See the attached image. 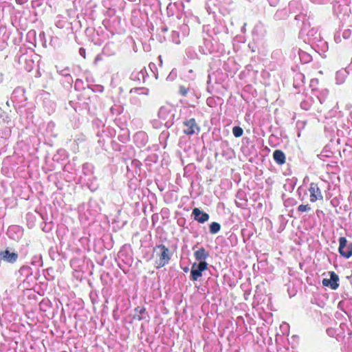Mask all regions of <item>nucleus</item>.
Here are the masks:
<instances>
[{
  "label": "nucleus",
  "instance_id": "obj_1",
  "mask_svg": "<svg viewBox=\"0 0 352 352\" xmlns=\"http://www.w3.org/2000/svg\"><path fill=\"white\" fill-rule=\"evenodd\" d=\"M300 36L305 43H316L321 41L320 34L315 27H311L309 23H304L300 32Z\"/></svg>",
  "mask_w": 352,
  "mask_h": 352
},
{
  "label": "nucleus",
  "instance_id": "obj_2",
  "mask_svg": "<svg viewBox=\"0 0 352 352\" xmlns=\"http://www.w3.org/2000/svg\"><path fill=\"white\" fill-rule=\"evenodd\" d=\"M153 251L159 257L158 260L156 261V268H161L168 264L170 259V256L169 250L165 245H157L154 248Z\"/></svg>",
  "mask_w": 352,
  "mask_h": 352
},
{
  "label": "nucleus",
  "instance_id": "obj_3",
  "mask_svg": "<svg viewBox=\"0 0 352 352\" xmlns=\"http://www.w3.org/2000/svg\"><path fill=\"white\" fill-rule=\"evenodd\" d=\"M338 252L345 258H350L352 256V243L344 236L340 237Z\"/></svg>",
  "mask_w": 352,
  "mask_h": 352
},
{
  "label": "nucleus",
  "instance_id": "obj_4",
  "mask_svg": "<svg viewBox=\"0 0 352 352\" xmlns=\"http://www.w3.org/2000/svg\"><path fill=\"white\" fill-rule=\"evenodd\" d=\"M200 131V127L194 118L186 120L183 123V132L187 135L198 134Z\"/></svg>",
  "mask_w": 352,
  "mask_h": 352
},
{
  "label": "nucleus",
  "instance_id": "obj_5",
  "mask_svg": "<svg viewBox=\"0 0 352 352\" xmlns=\"http://www.w3.org/2000/svg\"><path fill=\"white\" fill-rule=\"evenodd\" d=\"M208 263L201 262L199 263H193L191 267L190 276L192 280H197L202 276L201 272L207 270Z\"/></svg>",
  "mask_w": 352,
  "mask_h": 352
},
{
  "label": "nucleus",
  "instance_id": "obj_6",
  "mask_svg": "<svg viewBox=\"0 0 352 352\" xmlns=\"http://www.w3.org/2000/svg\"><path fill=\"white\" fill-rule=\"evenodd\" d=\"M309 192L310 193L311 202L314 203L316 202L317 200L323 199V196L317 184L313 182L311 183L309 188Z\"/></svg>",
  "mask_w": 352,
  "mask_h": 352
},
{
  "label": "nucleus",
  "instance_id": "obj_7",
  "mask_svg": "<svg viewBox=\"0 0 352 352\" xmlns=\"http://www.w3.org/2000/svg\"><path fill=\"white\" fill-rule=\"evenodd\" d=\"M338 280V276L335 272H330V278H324L322 285L325 287H330L332 289H336L339 286Z\"/></svg>",
  "mask_w": 352,
  "mask_h": 352
},
{
  "label": "nucleus",
  "instance_id": "obj_8",
  "mask_svg": "<svg viewBox=\"0 0 352 352\" xmlns=\"http://www.w3.org/2000/svg\"><path fill=\"white\" fill-rule=\"evenodd\" d=\"M192 215L194 217L195 220L201 223H204L209 219V215L197 208L193 209Z\"/></svg>",
  "mask_w": 352,
  "mask_h": 352
},
{
  "label": "nucleus",
  "instance_id": "obj_9",
  "mask_svg": "<svg viewBox=\"0 0 352 352\" xmlns=\"http://www.w3.org/2000/svg\"><path fill=\"white\" fill-rule=\"evenodd\" d=\"M17 258V254L14 252H10L8 250L1 251L0 252V258L7 262L13 263L16 261Z\"/></svg>",
  "mask_w": 352,
  "mask_h": 352
},
{
  "label": "nucleus",
  "instance_id": "obj_10",
  "mask_svg": "<svg viewBox=\"0 0 352 352\" xmlns=\"http://www.w3.org/2000/svg\"><path fill=\"white\" fill-rule=\"evenodd\" d=\"M194 256L195 259L199 261V263L206 262V260L209 257V252L204 248H200L195 252Z\"/></svg>",
  "mask_w": 352,
  "mask_h": 352
},
{
  "label": "nucleus",
  "instance_id": "obj_11",
  "mask_svg": "<svg viewBox=\"0 0 352 352\" xmlns=\"http://www.w3.org/2000/svg\"><path fill=\"white\" fill-rule=\"evenodd\" d=\"M273 157L278 164L282 165L285 162V155L280 150H276L273 153Z\"/></svg>",
  "mask_w": 352,
  "mask_h": 352
},
{
  "label": "nucleus",
  "instance_id": "obj_12",
  "mask_svg": "<svg viewBox=\"0 0 352 352\" xmlns=\"http://www.w3.org/2000/svg\"><path fill=\"white\" fill-rule=\"evenodd\" d=\"M347 76V72L345 69L339 70L336 74V80L337 84H342L344 82Z\"/></svg>",
  "mask_w": 352,
  "mask_h": 352
},
{
  "label": "nucleus",
  "instance_id": "obj_13",
  "mask_svg": "<svg viewBox=\"0 0 352 352\" xmlns=\"http://www.w3.org/2000/svg\"><path fill=\"white\" fill-rule=\"evenodd\" d=\"M134 140L139 144V146H143L146 142V134L144 132H138L134 135Z\"/></svg>",
  "mask_w": 352,
  "mask_h": 352
},
{
  "label": "nucleus",
  "instance_id": "obj_14",
  "mask_svg": "<svg viewBox=\"0 0 352 352\" xmlns=\"http://www.w3.org/2000/svg\"><path fill=\"white\" fill-rule=\"evenodd\" d=\"M145 69H142L139 72H133L131 75V78L133 80L140 81L141 80H144L145 78Z\"/></svg>",
  "mask_w": 352,
  "mask_h": 352
},
{
  "label": "nucleus",
  "instance_id": "obj_15",
  "mask_svg": "<svg viewBox=\"0 0 352 352\" xmlns=\"http://www.w3.org/2000/svg\"><path fill=\"white\" fill-rule=\"evenodd\" d=\"M169 113L170 110L167 107H162L159 110L158 116L161 119L165 120L168 118Z\"/></svg>",
  "mask_w": 352,
  "mask_h": 352
},
{
  "label": "nucleus",
  "instance_id": "obj_16",
  "mask_svg": "<svg viewBox=\"0 0 352 352\" xmlns=\"http://www.w3.org/2000/svg\"><path fill=\"white\" fill-rule=\"evenodd\" d=\"M221 229V226L219 223L217 222H212L210 225V232L211 234H216Z\"/></svg>",
  "mask_w": 352,
  "mask_h": 352
},
{
  "label": "nucleus",
  "instance_id": "obj_17",
  "mask_svg": "<svg viewBox=\"0 0 352 352\" xmlns=\"http://www.w3.org/2000/svg\"><path fill=\"white\" fill-rule=\"evenodd\" d=\"M232 133L236 138H239L243 135V131L240 126H234Z\"/></svg>",
  "mask_w": 352,
  "mask_h": 352
},
{
  "label": "nucleus",
  "instance_id": "obj_18",
  "mask_svg": "<svg viewBox=\"0 0 352 352\" xmlns=\"http://www.w3.org/2000/svg\"><path fill=\"white\" fill-rule=\"evenodd\" d=\"M298 210L300 212H309L311 210V207L309 204L303 205L301 204L298 207Z\"/></svg>",
  "mask_w": 352,
  "mask_h": 352
},
{
  "label": "nucleus",
  "instance_id": "obj_19",
  "mask_svg": "<svg viewBox=\"0 0 352 352\" xmlns=\"http://www.w3.org/2000/svg\"><path fill=\"white\" fill-rule=\"evenodd\" d=\"M34 219L35 217L32 214H27V221L29 227H32L33 226Z\"/></svg>",
  "mask_w": 352,
  "mask_h": 352
},
{
  "label": "nucleus",
  "instance_id": "obj_20",
  "mask_svg": "<svg viewBox=\"0 0 352 352\" xmlns=\"http://www.w3.org/2000/svg\"><path fill=\"white\" fill-rule=\"evenodd\" d=\"M35 35H36V33L34 30H31V31L28 32L27 34V40H28V41L30 43H33V42L31 41V39H32L34 41L35 38Z\"/></svg>",
  "mask_w": 352,
  "mask_h": 352
},
{
  "label": "nucleus",
  "instance_id": "obj_21",
  "mask_svg": "<svg viewBox=\"0 0 352 352\" xmlns=\"http://www.w3.org/2000/svg\"><path fill=\"white\" fill-rule=\"evenodd\" d=\"M188 91V89L185 87L184 86H180L179 92L181 95L185 96Z\"/></svg>",
  "mask_w": 352,
  "mask_h": 352
},
{
  "label": "nucleus",
  "instance_id": "obj_22",
  "mask_svg": "<svg viewBox=\"0 0 352 352\" xmlns=\"http://www.w3.org/2000/svg\"><path fill=\"white\" fill-rule=\"evenodd\" d=\"M351 32L350 30H345L342 33V36L344 38H349L351 36Z\"/></svg>",
  "mask_w": 352,
  "mask_h": 352
},
{
  "label": "nucleus",
  "instance_id": "obj_23",
  "mask_svg": "<svg viewBox=\"0 0 352 352\" xmlns=\"http://www.w3.org/2000/svg\"><path fill=\"white\" fill-rule=\"evenodd\" d=\"M300 56L301 58L305 57L306 62H309L311 60L310 56L306 54L305 52H302L301 54H300Z\"/></svg>",
  "mask_w": 352,
  "mask_h": 352
},
{
  "label": "nucleus",
  "instance_id": "obj_24",
  "mask_svg": "<svg viewBox=\"0 0 352 352\" xmlns=\"http://www.w3.org/2000/svg\"><path fill=\"white\" fill-rule=\"evenodd\" d=\"M79 54L81 56H82L83 58H85V55H86L85 49L80 47L79 50Z\"/></svg>",
  "mask_w": 352,
  "mask_h": 352
},
{
  "label": "nucleus",
  "instance_id": "obj_25",
  "mask_svg": "<svg viewBox=\"0 0 352 352\" xmlns=\"http://www.w3.org/2000/svg\"><path fill=\"white\" fill-rule=\"evenodd\" d=\"M68 72H69L68 69H65L61 71V74L65 76H69V74Z\"/></svg>",
  "mask_w": 352,
  "mask_h": 352
},
{
  "label": "nucleus",
  "instance_id": "obj_26",
  "mask_svg": "<svg viewBox=\"0 0 352 352\" xmlns=\"http://www.w3.org/2000/svg\"><path fill=\"white\" fill-rule=\"evenodd\" d=\"M135 311H139V312H140V314H143V313H144V312H145V309H143V308H140H140L138 307V308L135 309Z\"/></svg>",
  "mask_w": 352,
  "mask_h": 352
},
{
  "label": "nucleus",
  "instance_id": "obj_27",
  "mask_svg": "<svg viewBox=\"0 0 352 352\" xmlns=\"http://www.w3.org/2000/svg\"><path fill=\"white\" fill-rule=\"evenodd\" d=\"M134 318H138V320H142V318L140 315H138V316H135Z\"/></svg>",
  "mask_w": 352,
  "mask_h": 352
},
{
  "label": "nucleus",
  "instance_id": "obj_28",
  "mask_svg": "<svg viewBox=\"0 0 352 352\" xmlns=\"http://www.w3.org/2000/svg\"><path fill=\"white\" fill-rule=\"evenodd\" d=\"M31 69H32V67H30V68H28V69H27V70H28V72H30V71H31Z\"/></svg>",
  "mask_w": 352,
  "mask_h": 352
},
{
  "label": "nucleus",
  "instance_id": "obj_29",
  "mask_svg": "<svg viewBox=\"0 0 352 352\" xmlns=\"http://www.w3.org/2000/svg\"><path fill=\"white\" fill-rule=\"evenodd\" d=\"M139 89H138V88H137V89H135L134 90H135V91H138Z\"/></svg>",
  "mask_w": 352,
  "mask_h": 352
},
{
  "label": "nucleus",
  "instance_id": "obj_30",
  "mask_svg": "<svg viewBox=\"0 0 352 352\" xmlns=\"http://www.w3.org/2000/svg\"><path fill=\"white\" fill-rule=\"evenodd\" d=\"M29 62H30L31 64H32V63H33V62H32L31 60H29Z\"/></svg>",
  "mask_w": 352,
  "mask_h": 352
},
{
  "label": "nucleus",
  "instance_id": "obj_31",
  "mask_svg": "<svg viewBox=\"0 0 352 352\" xmlns=\"http://www.w3.org/2000/svg\"><path fill=\"white\" fill-rule=\"evenodd\" d=\"M16 1L20 3V0H16Z\"/></svg>",
  "mask_w": 352,
  "mask_h": 352
}]
</instances>
